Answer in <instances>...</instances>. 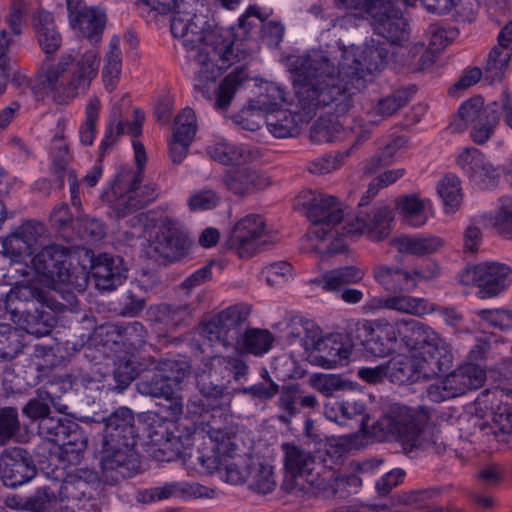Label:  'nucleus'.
Instances as JSON below:
<instances>
[{"label": "nucleus", "mask_w": 512, "mask_h": 512, "mask_svg": "<svg viewBox=\"0 0 512 512\" xmlns=\"http://www.w3.org/2000/svg\"><path fill=\"white\" fill-rule=\"evenodd\" d=\"M203 447L197 460L207 473H215L230 485H243L247 481L253 456L241 449L234 432L225 428L208 426Z\"/></svg>", "instance_id": "4"}, {"label": "nucleus", "mask_w": 512, "mask_h": 512, "mask_svg": "<svg viewBox=\"0 0 512 512\" xmlns=\"http://www.w3.org/2000/svg\"><path fill=\"white\" fill-rule=\"evenodd\" d=\"M391 243L400 253L421 257L439 251L445 245V240L431 234L403 235L392 239Z\"/></svg>", "instance_id": "37"}, {"label": "nucleus", "mask_w": 512, "mask_h": 512, "mask_svg": "<svg viewBox=\"0 0 512 512\" xmlns=\"http://www.w3.org/2000/svg\"><path fill=\"white\" fill-rule=\"evenodd\" d=\"M222 182L226 189L234 195L245 197L268 187L270 178L251 167H243L226 172Z\"/></svg>", "instance_id": "29"}, {"label": "nucleus", "mask_w": 512, "mask_h": 512, "mask_svg": "<svg viewBox=\"0 0 512 512\" xmlns=\"http://www.w3.org/2000/svg\"><path fill=\"white\" fill-rule=\"evenodd\" d=\"M46 240L45 226L40 222L28 221L8 237L7 243L19 255L32 256L45 245Z\"/></svg>", "instance_id": "31"}, {"label": "nucleus", "mask_w": 512, "mask_h": 512, "mask_svg": "<svg viewBox=\"0 0 512 512\" xmlns=\"http://www.w3.org/2000/svg\"><path fill=\"white\" fill-rule=\"evenodd\" d=\"M365 274L366 271L360 267L344 266L326 271L321 278L309 280V284L321 287L326 292L337 293L344 286L361 282Z\"/></svg>", "instance_id": "35"}, {"label": "nucleus", "mask_w": 512, "mask_h": 512, "mask_svg": "<svg viewBox=\"0 0 512 512\" xmlns=\"http://www.w3.org/2000/svg\"><path fill=\"white\" fill-rule=\"evenodd\" d=\"M0 474L5 486L16 488L34 478L36 468L24 449L12 447L0 454Z\"/></svg>", "instance_id": "25"}, {"label": "nucleus", "mask_w": 512, "mask_h": 512, "mask_svg": "<svg viewBox=\"0 0 512 512\" xmlns=\"http://www.w3.org/2000/svg\"><path fill=\"white\" fill-rule=\"evenodd\" d=\"M394 212L384 203H378L371 208L361 209L355 221L342 227L341 235L361 233L372 241H381L388 237L392 230Z\"/></svg>", "instance_id": "20"}, {"label": "nucleus", "mask_w": 512, "mask_h": 512, "mask_svg": "<svg viewBox=\"0 0 512 512\" xmlns=\"http://www.w3.org/2000/svg\"><path fill=\"white\" fill-rule=\"evenodd\" d=\"M364 12L375 31L389 42L399 44L408 39V23L392 0H367Z\"/></svg>", "instance_id": "14"}, {"label": "nucleus", "mask_w": 512, "mask_h": 512, "mask_svg": "<svg viewBox=\"0 0 512 512\" xmlns=\"http://www.w3.org/2000/svg\"><path fill=\"white\" fill-rule=\"evenodd\" d=\"M274 340L269 330L250 328L241 334L235 347L242 352L262 356L272 348Z\"/></svg>", "instance_id": "47"}, {"label": "nucleus", "mask_w": 512, "mask_h": 512, "mask_svg": "<svg viewBox=\"0 0 512 512\" xmlns=\"http://www.w3.org/2000/svg\"><path fill=\"white\" fill-rule=\"evenodd\" d=\"M310 332L313 333V336L312 338L303 340L304 348L305 350L317 352V357L323 366L332 368L337 365H342L349 359L352 353V347L344 344L340 340L339 335H329L318 338L319 329L314 326H312Z\"/></svg>", "instance_id": "27"}, {"label": "nucleus", "mask_w": 512, "mask_h": 512, "mask_svg": "<svg viewBox=\"0 0 512 512\" xmlns=\"http://www.w3.org/2000/svg\"><path fill=\"white\" fill-rule=\"evenodd\" d=\"M94 421L98 422L97 420ZM100 422L104 423V428L99 440L137 443L136 419L133 411L128 407L117 408Z\"/></svg>", "instance_id": "28"}, {"label": "nucleus", "mask_w": 512, "mask_h": 512, "mask_svg": "<svg viewBox=\"0 0 512 512\" xmlns=\"http://www.w3.org/2000/svg\"><path fill=\"white\" fill-rule=\"evenodd\" d=\"M377 308L393 310L399 313L421 316L433 310L424 298L412 297L403 293L376 300Z\"/></svg>", "instance_id": "43"}, {"label": "nucleus", "mask_w": 512, "mask_h": 512, "mask_svg": "<svg viewBox=\"0 0 512 512\" xmlns=\"http://www.w3.org/2000/svg\"><path fill=\"white\" fill-rule=\"evenodd\" d=\"M170 29L187 52L191 69L196 74L195 89L203 98L211 100L216 79L223 70L245 60L246 51L236 42L211 32L205 17L192 11L177 10L171 19Z\"/></svg>", "instance_id": "2"}, {"label": "nucleus", "mask_w": 512, "mask_h": 512, "mask_svg": "<svg viewBox=\"0 0 512 512\" xmlns=\"http://www.w3.org/2000/svg\"><path fill=\"white\" fill-rule=\"evenodd\" d=\"M33 26L36 30L38 43L46 54H53L62 45V38L56 29L53 15L50 12L40 10L33 18Z\"/></svg>", "instance_id": "40"}, {"label": "nucleus", "mask_w": 512, "mask_h": 512, "mask_svg": "<svg viewBox=\"0 0 512 512\" xmlns=\"http://www.w3.org/2000/svg\"><path fill=\"white\" fill-rule=\"evenodd\" d=\"M175 423L154 415L148 424V437L154 449L152 456L161 462H170L180 458L185 451L184 441L174 433Z\"/></svg>", "instance_id": "23"}, {"label": "nucleus", "mask_w": 512, "mask_h": 512, "mask_svg": "<svg viewBox=\"0 0 512 512\" xmlns=\"http://www.w3.org/2000/svg\"><path fill=\"white\" fill-rule=\"evenodd\" d=\"M281 450L285 472L283 486L286 490L293 491L297 488L298 478L305 480L310 472L316 469L315 457L310 451L294 442L282 443Z\"/></svg>", "instance_id": "26"}, {"label": "nucleus", "mask_w": 512, "mask_h": 512, "mask_svg": "<svg viewBox=\"0 0 512 512\" xmlns=\"http://www.w3.org/2000/svg\"><path fill=\"white\" fill-rule=\"evenodd\" d=\"M437 192L443 200L447 212L454 213L462 203L461 182L458 176L447 174L439 182Z\"/></svg>", "instance_id": "53"}, {"label": "nucleus", "mask_w": 512, "mask_h": 512, "mask_svg": "<svg viewBox=\"0 0 512 512\" xmlns=\"http://www.w3.org/2000/svg\"><path fill=\"white\" fill-rule=\"evenodd\" d=\"M305 482L315 495L324 498L335 497L345 485V481L339 477L336 470L321 464H316V469L310 472Z\"/></svg>", "instance_id": "38"}, {"label": "nucleus", "mask_w": 512, "mask_h": 512, "mask_svg": "<svg viewBox=\"0 0 512 512\" xmlns=\"http://www.w3.org/2000/svg\"><path fill=\"white\" fill-rule=\"evenodd\" d=\"M337 67L330 54L310 50L293 63L295 103L293 109L273 110L266 116V125L278 138L294 137L304 123L329 106L344 116L354 104L355 96L366 87L368 77L386 64L382 51L375 47L351 45L338 50Z\"/></svg>", "instance_id": "1"}, {"label": "nucleus", "mask_w": 512, "mask_h": 512, "mask_svg": "<svg viewBox=\"0 0 512 512\" xmlns=\"http://www.w3.org/2000/svg\"><path fill=\"white\" fill-rule=\"evenodd\" d=\"M352 134L356 136V141L350 147L352 150L370 137V131L362 120H352L348 117H343L342 120L320 118L310 129V138L317 143L343 140Z\"/></svg>", "instance_id": "22"}, {"label": "nucleus", "mask_w": 512, "mask_h": 512, "mask_svg": "<svg viewBox=\"0 0 512 512\" xmlns=\"http://www.w3.org/2000/svg\"><path fill=\"white\" fill-rule=\"evenodd\" d=\"M156 228L155 235L145 247L146 255L159 262H174L184 257L191 242L183 225L171 217H164Z\"/></svg>", "instance_id": "11"}, {"label": "nucleus", "mask_w": 512, "mask_h": 512, "mask_svg": "<svg viewBox=\"0 0 512 512\" xmlns=\"http://www.w3.org/2000/svg\"><path fill=\"white\" fill-rule=\"evenodd\" d=\"M211 159L223 165H241L253 159L251 150L243 145L229 142L224 138L213 141L206 147Z\"/></svg>", "instance_id": "36"}, {"label": "nucleus", "mask_w": 512, "mask_h": 512, "mask_svg": "<svg viewBox=\"0 0 512 512\" xmlns=\"http://www.w3.org/2000/svg\"><path fill=\"white\" fill-rule=\"evenodd\" d=\"M60 458L68 463L78 461L79 456L87 447V438L80 426L68 421V428L57 444Z\"/></svg>", "instance_id": "44"}, {"label": "nucleus", "mask_w": 512, "mask_h": 512, "mask_svg": "<svg viewBox=\"0 0 512 512\" xmlns=\"http://www.w3.org/2000/svg\"><path fill=\"white\" fill-rule=\"evenodd\" d=\"M154 372L142 376L136 383L137 391L144 396L158 397L163 394L164 387L171 381L181 382L189 373L190 366L186 361L160 359L152 362Z\"/></svg>", "instance_id": "21"}, {"label": "nucleus", "mask_w": 512, "mask_h": 512, "mask_svg": "<svg viewBox=\"0 0 512 512\" xmlns=\"http://www.w3.org/2000/svg\"><path fill=\"white\" fill-rule=\"evenodd\" d=\"M107 336H111V341L115 344H122L129 350L141 348L147 337V331L142 323L138 321L110 324L106 326Z\"/></svg>", "instance_id": "39"}, {"label": "nucleus", "mask_w": 512, "mask_h": 512, "mask_svg": "<svg viewBox=\"0 0 512 512\" xmlns=\"http://www.w3.org/2000/svg\"><path fill=\"white\" fill-rule=\"evenodd\" d=\"M248 79V73L244 66H239L230 72L218 87L215 106L219 109H227L237 89Z\"/></svg>", "instance_id": "51"}, {"label": "nucleus", "mask_w": 512, "mask_h": 512, "mask_svg": "<svg viewBox=\"0 0 512 512\" xmlns=\"http://www.w3.org/2000/svg\"><path fill=\"white\" fill-rule=\"evenodd\" d=\"M493 226L498 233L512 238V198L503 196L499 199Z\"/></svg>", "instance_id": "64"}, {"label": "nucleus", "mask_w": 512, "mask_h": 512, "mask_svg": "<svg viewBox=\"0 0 512 512\" xmlns=\"http://www.w3.org/2000/svg\"><path fill=\"white\" fill-rule=\"evenodd\" d=\"M400 341L422 359L426 373H442L453 362L450 345L429 325L415 319L398 320Z\"/></svg>", "instance_id": "6"}, {"label": "nucleus", "mask_w": 512, "mask_h": 512, "mask_svg": "<svg viewBox=\"0 0 512 512\" xmlns=\"http://www.w3.org/2000/svg\"><path fill=\"white\" fill-rule=\"evenodd\" d=\"M135 442H111L98 440L96 451L99 454L102 481L115 485L131 477L140 468V456Z\"/></svg>", "instance_id": "10"}, {"label": "nucleus", "mask_w": 512, "mask_h": 512, "mask_svg": "<svg viewBox=\"0 0 512 512\" xmlns=\"http://www.w3.org/2000/svg\"><path fill=\"white\" fill-rule=\"evenodd\" d=\"M36 305L47 307L52 311H60L62 308V304L49 296L46 291L28 284H15L4 299L5 310L13 322L20 321L21 317Z\"/></svg>", "instance_id": "19"}, {"label": "nucleus", "mask_w": 512, "mask_h": 512, "mask_svg": "<svg viewBox=\"0 0 512 512\" xmlns=\"http://www.w3.org/2000/svg\"><path fill=\"white\" fill-rule=\"evenodd\" d=\"M398 320L389 322L384 318L363 321L355 329V338L365 351L376 357H386L397 347L400 333Z\"/></svg>", "instance_id": "15"}, {"label": "nucleus", "mask_w": 512, "mask_h": 512, "mask_svg": "<svg viewBox=\"0 0 512 512\" xmlns=\"http://www.w3.org/2000/svg\"><path fill=\"white\" fill-rule=\"evenodd\" d=\"M245 484L247 487L260 494H268L276 487L274 469L271 465L256 461L252 458V467Z\"/></svg>", "instance_id": "50"}, {"label": "nucleus", "mask_w": 512, "mask_h": 512, "mask_svg": "<svg viewBox=\"0 0 512 512\" xmlns=\"http://www.w3.org/2000/svg\"><path fill=\"white\" fill-rule=\"evenodd\" d=\"M424 208L425 201L416 195H404L396 201V209L403 216L405 222L412 227H421L427 222Z\"/></svg>", "instance_id": "52"}, {"label": "nucleus", "mask_w": 512, "mask_h": 512, "mask_svg": "<svg viewBox=\"0 0 512 512\" xmlns=\"http://www.w3.org/2000/svg\"><path fill=\"white\" fill-rule=\"evenodd\" d=\"M408 102V93L400 90L378 99L367 112L369 122L373 124L381 122L382 120L397 113Z\"/></svg>", "instance_id": "48"}, {"label": "nucleus", "mask_w": 512, "mask_h": 512, "mask_svg": "<svg viewBox=\"0 0 512 512\" xmlns=\"http://www.w3.org/2000/svg\"><path fill=\"white\" fill-rule=\"evenodd\" d=\"M404 144L405 139L403 137L392 139L367 161L364 167L365 173L373 174L379 169L391 165L394 162V157Z\"/></svg>", "instance_id": "55"}, {"label": "nucleus", "mask_w": 512, "mask_h": 512, "mask_svg": "<svg viewBox=\"0 0 512 512\" xmlns=\"http://www.w3.org/2000/svg\"><path fill=\"white\" fill-rule=\"evenodd\" d=\"M485 380L486 373L480 366L467 363L459 366L442 381L429 385L426 389L427 397L433 402H441L478 389Z\"/></svg>", "instance_id": "16"}, {"label": "nucleus", "mask_w": 512, "mask_h": 512, "mask_svg": "<svg viewBox=\"0 0 512 512\" xmlns=\"http://www.w3.org/2000/svg\"><path fill=\"white\" fill-rule=\"evenodd\" d=\"M277 405L284 413L280 416L282 421H288L299 414L302 409H315L318 400L313 394H303L298 384L284 385L280 388Z\"/></svg>", "instance_id": "33"}, {"label": "nucleus", "mask_w": 512, "mask_h": 512, "mask_svg": "<svg viewBox=\"0 0 512 512\" xmlns=\"http://www.w3.org/2000/svg\"><path fill=\"white\" fill-rule=\"evenodd\" d=\"M20 431V421L15 408L0 409V445L6 444Z\"/></svg>", "instance_id": "63"}, {"label": "nucleus", "mask_w": 512, "mask_h": 512, "mask_svg": "<svg viewBox=\"0 0 512 512\" xmlns=\"http://www.w3.org/2000/svg\"><path fill=\"white\" fill-rule=\"evenodd\" d=\"M266 238L267 232L263 217L258 214H249L235 224L227 245L240 258H249L267 243Z\"/></svg>", "instance_id": "18"}, {"label": "nucleus", "mask_w": 512, "mask_h": 512, "mask_svg": "<svg viewBox=\"0 0 512 512\" xmlns=\"http://www.w3.org/2000/svg\"><path fill=\"white\" fill-rule=\"evenodd\" d=\"M21 350L17 331L8 324H0V361L12 360Z\"/></svg>", "instance_id": "61"}, {"label": "nucleus", "mask_w": 512, "mask_h": 512, "mask_svg": "<svg viewBox=\"0 0 512 512\" xmlns=\"http://www.w3.org/2000/svg\"><path fill=\"white\" fill-rule=\"evenodd\" d=\"M422 359L417 356L407 357L398 356L391 359L386 363L387 377L391 382L396 384H406L417 382L421 378H431L439 375L440 373H426L421 366H423Z\"/></svg>", "instance_id": "32"}, {"label": "nucleus", "mask_w": 512, "mask_h": 512, "mask_svg": "<svg viewBox=\"0 0 512 512\" xmlns=\"http://www.w3.org/2000/svg\"><path fill=\"white\" fill-rule=\"evenodd\" d=\"M101 102L98 97H91L85 108L86 119L79 128V140L82 145L90 146L96 136V123L99 118Z\"/></svg>", "instance_id": "57"}, {"label": "nucleus", "mask_w": 512, "mask_h": 512, "mask_svg": "<svg viewBox=\"0 0 512 512\" xmlns=\"http://www.w3.org/2000/svg\"><path fill=\"white\" fill-rule=\"evenodd\" d=\"M51 407H54L60 413H65L68 408L67 405L61 402L60 397L54 396L42 387L37 389L36 396L27 402L22 412L28 418L32 420L39 419L40 422L44 417L50 416Z\"/></svg>", "instance_id": "42"}, {"label": "nucleus", "mask_w": 512, "mask_h": 512, "mask_svg": "<svg viewBox=\"0 0 512 512\" xmlns=\"http://www.w3.org/2000/svg\"><path fill=\"white\" fill-rule=\"evenodd\" d=\"M459 279L464 285L476 286L479 299L493 298L512 284V268L500 262H483L466 268Z\"/></svg>", "instance_id": "13"}, {"label": "nucleus", "mask_w": 512, "mask_h": 512, "mask_svg": "<svg viewBox=\"0 0 512 512\" xmlns=\"http://www.w3.org/2000/svg\"><path fill=\"white\" fill-rule=\"evenodd\" d=\"M296 205L305 210L307 218L313 223L309 237L328 240L340 235L337 225L343 220L342 204L339 200L321 191L308 190L296 199Z\"/></svg>", "instance_id": "8"}, {"label": "nucleus", "mask_w": 512, "mask_h": 512, "mask_svg": "<svg viewBox=\"0 0 512 512\" xmlns=\"http://www.w3.org/2000/svg\"><path fill=\"white\" fill-rule=\"evenodd\" d=\"M196 387L207 403L203 399H189L187 408L192 414H200L210 406L214 408L216 405H212L210 401H217L228 395L226 387L214 384L210 379V375L205 372L196 376Z\"/></svg>", "instance_id": "41"}, {"label": "nucleus", "mask_w": 512, "mask_h": 512, "mask_svg": "<svg viewBox=\"0 0 512 512\" xmlns=\"http://www.w3.org/2000/svg\"><path fill=\"white\" fill-rule=\"evenodd\" d=\"M122 70V52L120 41L113 37L109 43V50L104 57V67L102 70L103 83L109 92H112L120 79Z\"/></svg>", "instance_id": "49"}, {"label": "nucleus", "mask_w": 512, "mask_h": 512, "mask_svg": "<svg viewBox=\"0 0 512 512\" xmlns=\"http://www.w3.org/2000/svg\"><path fill=\"white\" fill-rule=\"evenodd\" d=\"M102 493L103 481L98 474L90 469H79L63 480L58 498L61 504L67 503L63 508L70 510L83 504L84 500L101 497Z\"/></svg>", "instance_id": "17"}, {"label": "nucleus", "mask_w": 512, "mask_h": 512, "mask_svg": "<svg viewBox=\"0 0 512 512\" xmlns=\"http://www.w3.org/2000/svg\"><path fill=\"white\" fill-rule=\"evenodd\" d=\"M512 53L509 47L498 43L489 54L485 64V75L491 81L500 80L508 68Z\"/></svg>", "instance_id": "54"}, {"label": "nucleus", "mask_w": 512, "mask_h": 512, "mask_svg": "<svg viewBox=\"0 0 512 512\" xmlns=\"http://www.w3.org/2000/svg\"><path fill=\"white\" fill-rule=\"evenodd\" d=\"M126 268L120 257L99 254L92 261V275L100 290H113L126 279Z\"/></svg>", "instance_id": "30"}, {"label": "nucleus", "mask_w": 512, "mask_h": 512, "mask_svg": "<svg viewBox=\"0 0 512 512\" xmlns=\"http://www.w3.org/2000/svg\"><path fill=\"white\" fill-rule=\"evenodd\" d=\"M66 5L70 26L91 44L99 43L106 23L104 11L83 0H66Z\"/></svg>", "instance_id": "24"}, {"label": "nucleus", "mask_w": 512, "mask_h": 512, "mask_svg": "<svg viewBox=\"0 0 512 512\" xmlns=\"http://www.w3.org/2000/svg\"><path fill=\"white\" fill-rule=\"evenodd\" d=\"M69 250L56 244L44 245L32 255L34 269L50 278L55 283H61L71 289L84 291L88 276L84 268L70 269Z\"/></svg>", "instance_id": "9"}, {"label": "nucleus", "mask_w": 512, "mask_h": 512, "mask_svg": "<svg viewBox=\"0 0 512 512\" xmlns=\"http://www.w3.org/2000/svg\"><path fill=\"white\" fill-rule=\"evenodd\" d=\"M14 323L29 334L42 337L52 331L55 325V317L51 311H46L44 307L36 305L28 313H25L20 321Z\"/></svg>", "instance_id": "46"}, {"label": "nucleus", "mask_w": 512, "mask_h": 512, "mask_svg": "<svg viewBox=\"0 0 512 512\" xmlns=\"http://www.w3.org/2000/svg\"><path fill=\"white\" fill-rule=\"evenodd\" d=\"M133 148L136 169L121 168L112 186L114 199L111 201V208L117 218H124L134 211L142 209L156 197L154 188L141 185L143 168L146 163L144 145L133 140Z\"/></svg>", "instance_id": "7"}, {"label": "nucleus", "mask_w": 512, "mask_h": 512, "mask_svg": "<svg viewBox=\"0 0 512 512\" xmlns=\"http://www.w3.org/2000/svg\"><path fill=\"white\" fill-rule=\"evenodd\" d=\"M310 386L324 395L331 397L335 392L344 391L352 387L351 382L336 374H313L309 377Z\"/></svg>", "instance_id": "56"}, {"label": "nucleus", "mask_w": 512, "mask_h": 512, "mask_svg": "<svg viewBox=\"0 0 512 512\" xmlns=\"http://www.w3.org/2000/svg\"><path fill=\"white\" fill-rule=\"evenodd\" d=\"M498 108V103L493 102L485 105L481 96H475L465 101L458 110V115L466 125H472L482 118L488 111H494Z\"/></svg>", "instance_id": "59"}, {"label": "nucleus", "mask_w": 512, "mask_h": 512, "mask_svg": "<svg viewBox=\"0 0 512 512\" xmlns=\"http://www.w3.org/2000/svg\"><path fill=\"white\" fill-rule=\"evenodd\" d=\"M500 115L498 108L494 111H488L486 115L472 124L470 137L472 141L478 145L485 144L494 134L498 126Z\"/></svg>", "instance_id": "58"}, {"label": "nucleus", "mask_w": 512, "mask_h": 512, "mask_svg": "<svg viewBox=\"0 0 512 512\" xmlns=\"http://www.w3.org/2000/svg\"><path fill=\"white\" fill-rule=\"evenodd\" d=\"M372 276L385 291L390 293L411 292L416 288L409 270L398 266L377 265L372 270Z\"/></svg>", "instance_id": "34"}, {"label": "nucleus", "mask_w": 512, "mask_h": 512, "mask_svg": "<svg viewBox=\"0 0 512 512\" xmlns=\"http://www.w3.org/2000/svg\"><path fill=\"white\" fill-rule=\"evenodd\" d=\"M378 441H396L406 455L426 450L441 453L442 442L425 429V417L415 409L394 404L372 426Z\"/></svg>", "instance_id": "5"}, {"label": "nucleus", "mask_w": 512, "mask_h": 512, "mask_svg": "<svg viewBox=\"0 0 512 512\" xmlns=\"http://www.w3.org/2000/svg\"><path fill=\"white\" fill-rule=\"evenodd\" d=\"M250 314L249 306L245 304L232 305L211 316L200 327V335L211 345H221L224 348L236 345L241 336V327Z\"/></svg>", "instance_id": "12"}, {"label": "nucleus", "mask_w": 512, "mask_h": 512, "mask_svg": "<svg viewBox=\"0 0 512 512\" xmlns=\"http://www.w3.org/2000/svg\"><path fill=\"white\" fill-rule=\"evenodd\" d=\"M100 52L97 47H81L78 55L62 53L57 62L43 61L37 73L38 85L57 104L68 103L85 93L97 77Z\"/></svg>", "instance_id": "3"}, {"label": "nucleus", "mask_w": 512, "mask_h": 512, "mask_svg": "<svg viewBox=\"0 0 512 512\" xmlns=\"http://www.w3.org/2000/svg\"><path fill=\"white\" fill-rule=\"evenodd\" d=\"M352 148L337 152L335 155L326 154L312 161L309 171L314 174H327L340 168L350 156Z\"/></svg>", "instance_id": "62"}, {"label": "nucleus", "mask_w": 512, "mask_h": 512, "mask_svg": "<svg viewBox=\"0 0 512 512\" xmlns=\"http://www.w3.org/2000/svg\"><path fill=\"white\" fill-rule=\"evenodd\" d=\"M202 487L197 483L185 481L170 482L163 486L153 487L143 493L144 502L160 501L170 498H191L200 496Z\"/></svg>", "instance_id": "45"}, {"label": "nucleus", "mask_w": 512, "mask_h": 512, "mask_svg": "<svg viewBox=\"0 0 512 512\" xmlns=\"http://www.w3.org/2000/svg\"><path fill=\"white\" fill-rule=\"evenodd\" d=\"M59 501L50 487H40L25 499L24 507L33 512H50Z\"/></svg>", "instance_id": "60"}]
</instances>
